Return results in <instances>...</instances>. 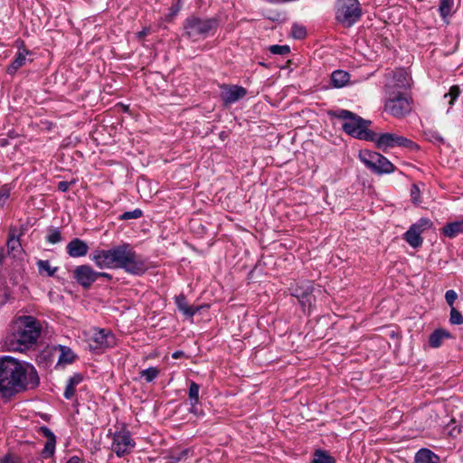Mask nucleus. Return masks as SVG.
<instances>
[{
	"label": "nucleus",
	"instance_id": "1",
	"mask_svg": "<svg viewBox=\"0 0 463 463\" xmlns=\"http://www.w3.org/2000/svg\"><path fill=\"white\" fill-rule=\"evenodd\" d=\"M40 383L33 365L9 355L0 357V394L10 399L26 390L36 388Z\"/></svg>",
	"mask_w": 463,
	"mask_h": 463
},
{
	"label": "nucleus",
	"instance_id": "2",
	"mask_svg": "<svg viewBox=\"0 0 463 463\" xmlns=\"http://www.w3.org/2000/svg\"><path fill=\"white\" fill-rule=\"evenodd\" d=\"M90 259L99 269H122L135 276H140L147 269L146 260L128 243H121L109 250H98Z\"/></svg>",
	"mask_w": 463,
	"mask_h": 463
},
{
	"label": "nucleus",
	"instance_id": "3",
	"mask_svg": "<svg viewBox=\"0 0 463 463\" xmlns=\"http://www.w3.org/2000/svg\"><path fill=\"white\" fill-rule=\"evenodd\" d=\"M40 332L37 321L32 317H24L5 336L3 345L7 351L24 352L36 343Z\"/></svg>",
	"mask_w": 463,
	"mask_h": 463
},
{
	"label": "nucleus",
	"instance_id": "4",
	"mask_svg": "<svg viewBox=\"0 0 463 463\" xmlns=\"http://www.w3.org/2000/svg\"><path fill=\"white\" fill-rule=\"evenodd\" d=\"M330 115L344 121L342 128L346 134L361 140L373 139V131L368 129L371 121L346 109H337L330 112Z\"/></svg>",
	"mask_w": 463,
	"mask_h": 463
},
{
	"label": "nucleus",
	"instance_id": "5",
	"mask_svg": "<svg viewBox=\"0 0 463 463\" xmlns=\"http://www.w3.org/2000/svg\"><path fill=\"white\" fill-rule=\"evenodd\" d=\"M219 27L217 18H201L191 15L184 22V35L193 42L206 39L214 34Z\"/></svg>",
	"mask_w": 463,
	"mask_h": 463
},
{
	"label": "nucleus",
	"instance_id": "6",
	"mask_svg": "<svg viewBox=\"0 0 463 463\" xmlns=\"http://www.w3.org/2000/svg\"><path fill=\"white\" fill-rule=\"evenodd\" d=\"M384 110L395 118H403L411 111V98L404 91L386 93Z\"/></svg>",
	"mask_w": 463,
	"mask_h": 463
},
{
	"label": "nucleus",
	"instance_id": "7",
	"mask_svg": "<svg viewBox=\"0 0 463 463\" xmlns=\"http://www.w3.org/2000/svg\"><path fill=\"white\" fill-rule=\"evenodd\" d=\"M359 158L363 164L374 174H391L395 171L393 164L377 152L361 150L359 153Z\"/></svg>",
	"mask_w": 463,
	"mask_h": 463
},
{
	"label": "nucleus",
	"instance_id": "8",
	"mask_svg": "<svg viewBox=\"0 0 463 463\" xmlns=\"http://www.w3.org/2000/svg\"><path fill=\"white\" fill-rule=\"evenodd\" d=\"M337 21L346 26H352L362 16V7L358 0H337Z\"/></svg>",
	"mask_w": 463,
	"mask_h": 463
},
{
	"label": "nucleus",
	"instance_id": "9",
	"mask_svg": "<svg viewBox=\"0 0 463 463\" xmlns=\"http://www.w3.org/2000/svg\"><path fill=\"white\" fill-rule=\"evenodd\" d=\"M373 139H369L368 141L374 142L376 146L379 149L386 150L388 148H393V147H404L409 149H413L417 146L416 144L401 135H398L396 133H382L377 134L373 131Z\"/></svg>",
	"mask_w": 463,
	"mask_h": 463
},
{
	"label": "nucleus",
	"instance_id": "10",
	"mask_svg": "<svg viewBox=\"0 0 463 463\" xmlns=\"http://www.w3.org/2000/svg\"><path fill=\"white\" fill-rule=\"evenodd\" d=\"M384 89L386 93L392 91H404L411 86V77L403 68H397L393 71H388L384 74Z\"/></svg>",
	"mask_w": 463,
	"mask_h": 463
},
{
	"label": "nucleus",
	"instance_id": "11",
	"mask_svg": "<svg viewBox=\"0 0 463 463\" xmlns=\"http://www.w3.org/2000/svg\"><path fill=\"white\" fill-rule=\"evenodd\" d=\"M135 446L136 442L132 439L130 431L126 427L113 433L111 450L115 452L118 458L130 454Z\"/></svg>",
	"mask_w": 463,
	"mask_h": 463
},
{
	"label": "nucleus",
	"instance_id": "12",
	"mask_svg": "<svg viewBox=\"0 0 463 463\" xmlns=\"http://www.w3.org/2000/svg\"><path fill=\"white\" fill-rule=\"evenodd\" d=\"M291 295L298 298L300 303L303 311L310 310L314 302L315 297L313 295V286L310 281H304L300 284H297L291 288Z\"/></svg>",
	"mask_w": 463,
	"mask_h": 463
},
{
	"label": "nucleus",
	"instance_id": "13",
	"mask_svg": "<svg viewBox=\"0 0 463 463\" xmlns=\"http://www.w3.org/2000/svg\"><path fill=\"white\" fill-rule=\"evenodd\" d=\"M90 344L92 349H106L116 345V338L111 331L105 329H94Z\"/></svg>",
	"mask_w": 463,
	"mask_h": 463
},
{
	"label": "nucleus",
	"instance_id": "14",
	"mask_svg": "<svg viewBox=\"0 0 463 463\" xmlns=\"http://www.w3.org/2000/svg\"><path fill=\"white\" fill-rule=\"evenodd\" d=\"M96 270L90 265L77 266L73 272V277L78 284L83 288H90L96 281Z\"/></svg>",
	"mask_w": 463,
	"mask_h": 463
},
{
	"label": "nucleus",
	"instance_id": "15",
	"mask_svg": "<svg viewBox=\"0 0 463 463\" xmlns=\"http://www.w3.org/2000/svg\"><path fill=\"white\" fill-rule=\"evenodd\" d=\"M247 94V90L238 85L222 86L221 99L225 105H231L243 99Z\"/></svg>",
	"mask_w": 463,
	"mask_h": 463
},
{
	"label": "nucleus",
	"instance_id": "16",
	"mask_svg": "<svg viewBox=\"0 0 463 463\" xmlns=\"http://www.w3.org/2000/svg\"><path fill=\"white\" fill-rule=\"evenodd\" d=\"M24 231L25 229L24 227H21L20 232H17L15 228L10 229L6 246L8 253L12 254L14 257H16L22 251L20 236H22L24 233Z\"/></svg>",
	"mask_w": 463,
	"mask_h": 463
},
{
	"label": "nucleus",
	"instance_id": "17",
	"mask_svg": "<svg viewBox=\"0 0 463 463\" xmlns=\"http://www.w3.org/2000/svg\"><path fill=\"white\" fill-rule=\"evenodd\" d=\"M88 250V244L79 238L72 239L66 246L68 255L72 258L84 257L87 255Z\"/></svg>",
	"mask_w": 463,
	"mask_h": 463
},
{
	"label": "nucleus",
	"instance_id": "18",
	"mask_svg": "<svg viewBox=\"0 0 463 463\" xmlns=\"http://www.w3.org/2000/svg\"><path fill=\"white\" fill-rule=\"evenodd\" d=\"M40 430L47 439L42 454L44 458L52 457L55 452L56 437L53 432L46 426L41 427Z\"/></svg>",
	"mask_w": 463,
	"mask_h": 463
},
{
	"label": "nucleus",
	"instance_id": "19",
	"mask_svg": "<svg viewBox=\"0 0 463 463\" xmlns=\"http://www.w3.org/2000/svg\"><path fill=\"white\" fill-rule=\"evenodd\" d=\"M175 303L180 312L188 317H193L199 310V307H194L187 303L184 294L175 297Z\"/></svg>",
	"mask_w": 463,
	"mask_h": 463
},
{
	"label": "nucleus",
	"instance_id": "20",
	"mask_svg": "<svg viewBox=\"0 0 463 463\" xmlns=\"http://www.w3.org/2000/svg\"><path fill=\"white\" fill-rule=\"evenodd\" d=\"M30 52L26 49L19 51L12 63L6 68V72L9 75H14L21 67L25 64L26 56Z\"/></svg>",
	"mask_w": 463,
	"mask_h": 463
},
{
	"label": "nucleus",
	"instance_id": "21",
	"mask_svg": "<svg viewBox=\"0 0 463 463\" xmlns=\"http://www.w3.org/2000/svg\"><path fill=\"white\" fill-rule=\"evenodd\" d=\"M441 232L449 239L457 237L463 232V220L447 223L441 228Z\"/></svg>",
	"mask_w": 463,
	"mask_h": 463
},
{
	"label": "nucleus",
	"instance_id": "22",
	"mask_svg": "<svg viewBox=\"0 0 463 463\" xmlns=\"http://www.w3.org/2000/svg\"><path fill=\"white\" fill-rule=\"evenodd\" d=\"M420 463H440V458L427 448L420 449L414 456Z\"/></svg>",
	"mask_w": 463,
	"mask_h": 463
},
{
	"label": "nucleus",
	"instance_id": "23",
	"mask_svg": "<svg viewBox=\"0 0 463 463\" xmlns=\"http://www.w3.org/2000/svg\"><path fill=\"white\" fill-rule=\"evenodd\" d=\"M420 235L421 232H419V230H416L413 226H411L409 230L404 233V240L412 248H419L423 243V239Z\"/></svg>",
	"mask_w": 463,
	"mask_h": 463
},
{
	"label": "nucleus",
	"instance_id": "24",
	"mask_svg": "<svg viewBox=\"0 0 463 463\" xmlns=\"http://www.w3.org/2000/svg\"><path fill=\"white\" fill-rule=\"evenodd\" d=\"M83 380L80 373H74L68 381L64 390L63 396L65 399H71L76 392V386L80 384Z\"/></svg>",
	"mask_w": 463,
	"mask_h": 463
},
{
	"label": "nucleus",
	"instance_id": "25",
	"mask_svg": "<svg viewBox=\"0 0 463 463\" xmlns=\"http://www.w3.org/2000/svg\"><path fill=\"white\" fill-rule=\"evenodd\" d=\"M451 337V334L442 328L436 329L429 337V344L432 348H438L441 345L444 339Z\"/></svg>",
	"mask_w": 463,
	"mask_h": 463
},
{
	"label": "nucleus",
	"instance_id": "26",
	"mask_svg": "<svg viewBox=\"0 0 463 463\" xmlns=\"http://www.w3.org/2000/svg\"><path fill=\"white\" fill-rule=\"evenodd\" d=\"M349 73L342 70L335 71L331 75L332 85L335 88L344 87L349 81Z\"/></svg>",
	"mask_w": 463,
	"mask_h": 463
},
{
	"label": "nucleus",
	"instance_id": "27",
	"mask_svg": "<svg viewBox=\"0 0 463 463\" xmlns=\"http://www.w3.org/2000/svg\"><path fill=\"white\" fill-rule=\"evenodd\" d=\"M60 352L58 364H70L74 362L76 354L70 347L60 345Z\"/></svg>",
	"mask_w": 463,
	"mask_h": 463
},
{
	"label": "nucleus",
	"instance_id": "28",
	"mask_svg": "<svg viewBox=\"0 0 463 463\" xmlns=\"http://www.w3.org/2000/svg\"><path fill=\"white\" fill-rule=\"evenodd\" d=\"M454 0H440L439 11L441 18L446 20L453 13Z\"/></svg>",
	"mask_w": 463,
	"mask_h": 463
},
{
	"label": "nucleus",
	"instance_id": "29",
	"mask_svg": "<svg viewBox=\"0 0 463 463\" xmlns=\"http://www.w3.org/2000/svg\"><path fill=\"white\" fill-rule=\"evenodd\" d=\"M199 391L200 385L194 382H192L189 386V402L191 406L194 408L199 403Z\"/></svg>",
	"mask_w": 463,
	"mask_h": 463
},
{
	"label": "nucleus",
	"instance_id": "30",
	"mask_svg": "<svg viewBox=\"0 0 463 463\" xmlns=\"http://www.w3.org/2000/svg\"><path fill=\"white\" fill-rule=\"evenodd\" d=\"M39 272L46 273L49 277H53L58 270V267H52L49 260H41L37 262Z\"/></svg>",
	"mask_w": 463,
	"mask_h": 463
},
{
	"label": "nucleus",
	"instance_id": "31",
	"mask_svg": "<svg viewBox=\"0 0 463 463\" xmlns=\"http://www.w3.org/2000/svg\"><path fill=\"white\" fill-rule=\"evenodd\" d=\"M313 463H335V460L326 451L316 450L314 453Z\"/></svg>",
	"mask_w": 463,
	"mask_h": 463
},
{
	"label": "nucleus",
	"instance_id": "32",
	"mask_svg": "<svg viewBox=\"0 0 463 463\" xmlns=\"http://www.w3.org/2000/svg\"><path fill=\"white\" fill-rule=\"evenodd\" d=\"M460 94H461V90H460L459 86L453 85L449 88V91L444 94V99H449L448 103L450 107H452Z\"/></svg>",
	"mask_w": 463,
	"mask_h": 463
},
{
	"label": "nucleus",
	"instance_id": "33",
	"mask_svg": "<svg viewBox=\"0 0 463 463\" xmlns=\"http://www.w3.org/2000/svg\"><path fill=\"white\" fill-rule=\"evenodd\" d=\"M139 375L141 378H144L146 383H151L159 375V370L156 367L151 366L142 370Z\"/></svg>",
	"mask_w": 463,
	"mask_h": 463
},
{
	"label": "nucleus",
	"instance_id": "34",
	"mask_svg": "<svg viewBox=\"0 0 463 463\" xmlns=\"http://www.w3.org/2000/svg\"><path fill=\"white\" fill-rule=\"evenodd\" d=\"M432 224V222L429 218H420L411 226L422 233L424 231L430 229Z\"/></svg>",
	"mask_w": 463,
	"mask_h": 463
},
{
	"label": "nucleus",
	"instance_id": "35",
	"mask_svg": "<svg viewBox=\"0 0 463 463\" xmlns=\"http://www.w3.org/2000/svg\"><path fill=\"white\" fill-rule=\"evenodd\" d=\"M61 232L59 231V229L57 228H53V229H50L48 231V234L46 236V241L47 242L51 243V244H56L58 242H60L61 241Z\"/></svg>",
	"mask_w": 463,
	"mask_h": 463
},
{
	"label": "nucleus",
	"instance_id": "36",
	"mask_svg": "<svg viewBox=\"0 0 463 463\" xmlns=\"http://www.w3.org/2000/svg\"><path fill=\"white\" fill-rule=\"evenodd\" d=\"M269 50L272 54L281 55V56L288 55L290 52V48L288 45L274 44V45H270L269 47Z\"/></svg>",
	"mask_w": 463,
	"mask_h": 463
},
{
	"label": "nucleus",
	"instance_id": "37",
	"mask_svg": "<svg viewBox=\"0 0 463 463\" xmlns=\"http://www.w3.org/2000/svg\"><path fill=\"white\" fill-rule=\"evenodd\" d=\"M291 34L295 39H304L307 35V30L303 25L295 24L292 25Z\"/></svg>",
	"mask_w": 463,
	"mask_h": 463
},
{
	"label": "nucleus",
	"instance_id": "38",
	"mask_svg": "<svg viewBox=\"0 0 463 463\" xmlns=\"http://www.w3.org/2000/svg\"><path fill=\"white\" fill-rule=\"evenodd\" d=\"M449 322L452 325L463 324V317L461 313L455 307L450 308Z\"/></svg>",
	"mask_w": 463,
	"mask_h": 463
},
{
	"label": "nucleus",
	"instance_id": "39",
	"mask_svg": "<svg viewBox=\"0 0 463 463\" xmlns=\"http://www.w3.org/2000/svg\"><path fill=\"white\" fill-rule=\"evenodd\" d=\"M143 213L140 209H135L133 211L123 213L118 219L121 221L130 220V219H138L142 216Z\"/></svg>",
	"mask_w": 463,
	"mask_h": 463
},
{
	"label": "nucleus",
	"instance_id": "40",
	"mask_svg": "<svg viewBox=\"0 0 463 463\" xmlns=\"http://www.w3.org/2000/svg\"><path fill=\"white\" fill-rule=\"evenodd\" d=\"M458 298V294L455 290L449 289L445 293V300L450 308L454 307V303Z\"/></svg>",
	"mask_w": 463,
	"mask_h": 463
},
{
	"label": "nucleus",
	"instance_id": "41",
	"mask_svg": "<svg viewBox=\"0 0 463 463\" xmlns=\"http://www.w3.org/2000/svg\"><path fill=\"white\" fill-rule=\"evenodd\" d=\"M420 191L419 186L415 184H412L411 188V201L414 203H420Z\"/></svg>",
	"mask_w": 463,
	"mask_h": 463
},
{
	"label": "nucleus",
	"instance_id": "42",
	"mask_svg": "<svg viewBox=\"0 0 463 463\" xmlns=\"http://www.w3.org/2000/svg\"><path fill=\"white\" fill-rule=\"evenodd\" d=\"M9 197L8 190L2 188L0 190V205H3Z\"/></svg>",
	"mask_w": 463,
	"mask_h": 463
},
{
	"label": "nucleus",
	"instance_id": "43",
	"mask_svg": "<svg viewBox=\"0 0 463 463\" xmlns=\"http://www.w3.org/2000/svg\"><path fill=\"white\" fill-rule=\"evenodd\" d=\"M96 280L99 279V278H105L106 279L108 280H111L112 279V275L109 274V273H107V272H99V271H96Z\"/></svg>",
	"mask_w": 463,
	"mask_h": 463
},
{
	"label": "nucleus",
	"instance_id": "44",
	"mask_svg": "<svg viewBox=\"0 0 463 463\" xmlns=\"http://www.w3.org/2000/svg\"><path fill=\"white\" fill-rule=\"evenodd\" d=\"M69 188V183L61 181L58 184V189L61 192H66Z\"/></svg>",
	"mask_w": 463,
	"mask_h": 463
},
{
	"label": "nucleus",
	"instance_id": "45",
	"mask_svg": "<svg viewBox=\"0 0 463 463\" xmlns=\"http://www.w3.org/2000/svg\"><path fill=\"white\" fill-rule=\"evenodd\" d=\"M66 463H80V458L77 456H73L70 458Z\"/></svg>",
	"mask_w": 463,
	"mask_h": 463
},
{
	"label": "nucleus",
	"instance_id": "46",
	"mask_svg": "<svg viewBox=\"0 0 463 463\" xmlns=\"http://www.w3.org/2000/svg\"><path fill=\"white\" fill-rule=\"evenodd\" d=\"M10 299V294L7 291H5L4 293V299L1 301V305L5 304Z\"/></svg>",
	"mask_w": 463,
	"mask_h": 463
},
{
	"label": "nucleus",
	"instance_id": "47",
	"mask_svg": "<svg viewBox=\"0 0 463 463\" xmlns=\"http://www.w3.org/2000/svg\"><path fill=\"white\" fill-rule=\"evenodd\" d=\"M0 463H14V460L10 457L5 456V458H3L0 460Z\"/></svg>",
	"mask_w": 463,
	"mask_h": 463
},
{
	"label": "nucleus",
	"instance_id": "48",
	"mask_svg": "<svg viewBox=\"0 0 463 463\" xmlns=\"http://www.w3.org/2000/svg\"><path fill=\"white\" fill-rule=\"evenodd\" d=\"M5 257V250L4 247H0V263H2Z\"/></svg>",
	"mask_w": 463,
	"mask_h": 463
},
{
	"label": "nucleus",
	"instance_id": "49",
	"mask_svg": "<svg viewBox=\"0 0 463 463\" xmlns=\"http://www.w3.org/2000/svg\"><path fill=\"white\" fill-rule=\"evenodd\" d=\"M147 33H148V30L147 29H144V30H142V31L137 33V37L138 38H142V37L146 36Z\"/></svg>",
	"mask_w": 463,
	"mask_h": 463
},
{
	"label": "nucleus",
	"instance_id": "50",
	"mask_svg": "<svg viewBox=\"0 0 463 463\" xmlns=\"http://www.w3.org/2000/svg\"><path fill=\"white\" fill-rule=\"evenodd\" d=\"M182 355H183V352H181V351H176V352H175V353L172 354V357H173L174 359H178V358H180Z\"/></svg>",
	"mask_w": 463,
	"mask_h": 463
},
{
	"label": "nucleus",
	"instance_id": "51",
	"mask_svg": "<svg viewBox=\"0 0 463 463\" xmlns=\"http://www.w3.org/2000/svg\"><path fill=\"white\" fill-rule=\"evenodd\" d=\"M179 460H180V458H177L174 461H172L171 463H177Z\"/></svg>",
	"mask_w": 463,
	"mask_h": 463
},
{
	"label": "nucleus",
	"instance_id": "52",
	"mask_svg": "<svg viewBox=\"0 0 463 463\" xmlns=\"http://www.w3.org/2000/svg\"><path fill=\"white\" fill-rule=\"evenodd\" d=\"M413 463H420V462L414 457Z\"/></svg>",
	"mask_w": 463,
	"mask_h": 463
}]
</instances>
